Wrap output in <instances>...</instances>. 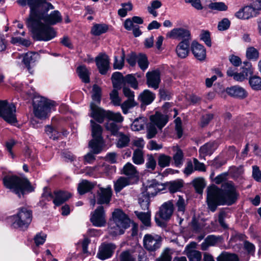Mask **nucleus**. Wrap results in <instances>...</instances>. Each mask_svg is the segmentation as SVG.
<instances>
[{
  "mask_svg": "<svg viewBox=\"0 0 261 261\" xmlns=\"http://www.w3.org/2000/svg\"><path fill=\"white\" fill-rule=\"evenodd\" d=\"M161 6L162 3L160 1H153L150 3V6L147 7V10L150 14H152L154 17H156L158 13L155 9L160 8Z\"/></svg>",
  "mask_w": 261,
  "mask_h": 261,
  "instance_id": "obj_52",
  "label": "nucleus"
},
{
  "mask_svg": "<svg viewBox=\"0 0 261 261\" xmlns=\"http://www.w3.org/2000/svg\"><path fill=\"white\" fill-rule=\"evenodd\" d=\"M93 187V185L90 182L87 180H83L79 184L78 192L81 194H84L90 191Z\"/></svg>",
  "mask_w": 261,
  "mask_h": 261,
  "instance_id": "obj_39",
  "label": "nucleus"
},
{
  "mask_svg": "<svg viewBox=\"0 0 261 261\" xmlns=\"http://www.w3.org/2000/svg\"><path fill=\"white\" fill-rule=\"evenodd\" d=\"M90 221L96 227H102L106 224V219L103 207L98 206L91 214Z\"/></svg>",
  "mask_w": 261,
  "mask_h": 261,
  "instance_id": "obj_13",
  "label": "nucleus"
},
{
  "mask_svg": "<svg viewBox=\"0 0 261 261\" xmlns=\"http://www.w3.org/2000/svg\"><path fill=\"white\" fill-rule=\"evenodd\" d=\"M76 72L83 82L85 83H89L90 72L85 66H79L76 69Z\"/></svg>",
  "mask_w": 261,
  "mask_h": 261,
  "instance_id": "obj_32",
  "label": "nucleus"
},
{
  "mask_svg": "<svg viewBox=\"0 0 261 261\" xmlns=\"http://www.w3.org/2000/svg\"><path fill=\"white\" fill-rule=\"evenodd\" d=\"M246 55L248 59L253 60H257L259 57L258 51L254 47L247 48Z\"/></svg>",
  "mask_w": 261,
  "mask_h": 261,
  "instance_id": "obj_56",
  "label": "nucleus"
},
{
  "mask_svg": "<svg viewBox=\"0 0 261 261\" xmlns=\"http://www.w3.org/2000/svg\"><path fill=\"white\" fill-rule=\"evenodd\" d=\"M139 203L143 210H149L150 204V196L144 192H142L139 196Z\"/></svg>",
  "mask_w": 261,
  "mask_h": 261,
  "instance_id": "obj_37",
  "label": "nucleus"
},
{
  "mask_svg": "<svg viewBox=\"0 0 261 261\" xmlns=\"http://www.w3.org/2000/svg\"><path fill=\"white\" fill-rule=\"evenodd\" d=\"M90 127L92 136L93 138H102L101 137L102 128L99 124L96 123L94 120H91Z\"/></svg>",
  "mask_w": 261,
  "mask_h": 261,
  "instance_id": "obj_33",
  "label": "nucleus"
},
{
  "mask_svg": "<svg viewBox=\"0 0 261 261\" xmlns=\"http://www.w3.org/2000/svg\"><path fill=\"white\" fill-rule=\"evenodd\" d=\"M108 30V25L105 24H95L91 29V33L94 36H99L106 33Z\"/></svg>",
  "mask_w": 261,
  "mask_h": 261,
  "instance_id": "obj_38",
  "label": "nucleus"
},
{
  "mask_svg": "<svg viewBox=\"0 0 261 261\" xmlns=\"http://www.w3.org/2000/svg\"><path fill=\"white\" fill-rule=\"evenodd\" d=\"M110 58L105 54L99 55L95 58V63L99 73L106 74L110 68Z\"/></svg>",
  "mask_w": 261,
  "mask_h": 261,
  "instance_id": "obj_16",
  "label": "nucleus"
},
{
  "mask_svg": "<svg viewBox=\"0 0 261 261\" xmlns=\"http://www.w3.org/2000/svg\"><path fill=\"white\" fill-rule=\"evenodd\" d=\"M16 107L13 103H8L6 100H0V117L11 124L17 122Z\"/></svg>",
  "mask_w": 261,
  "mask_h": 261,
  "instance_id": "obj_7",
  "label": "nucleus"
},
{
  "mask_svg": "<svg viewBox=\"0 0 261 261\" xmlns=\"http://www.w3.org/2000/svg\"><path fill=\"white\" fill-rule=\"evenodd\" d=\"M38 57V54L33 52L27 53L23 56L22 62L30 73H32L31 65H33Z\"/></svg>",
  "mask_w": 261,
  "mask_h": 261,
  "instance_id": "obj_24",
  "label": "nucleus"
},
{
  "mask_svg": "<svg viewBox=\"0 0 261 261\" xmlns=\"http://www.w3.org/2000/svg\"><path fill=\"white\" fill-rule=\"evenodd\" d=\"M48 200H53L56 206H59L67 200L70 197V193L62 191H55L54 194L51 193L44 194Z\"/></svg>",
  "mask_w": 261,
  "mask_h": 261,
  "instance_id": "obj_12",
  "label": "nucleus"
},
{
  "mask_svg": "<svg viewBox=\"0 0 261 261\" xmlns=\"http://www.w3.org/2000/svg\"><path fill=\"white\" fill-rule=\"evenodd\" d=\"M5 186L17 194L19 197L25 192H31L32 186L29 181L24 177L17 176H7L4 178Z\"/></svg>",
  "mask_w": 261,
  "mask_h": 261,
  "instance_id": "obj_4",
  "label": "nucleus"
},
{
  "mask_svg": "<svg viewBox=\"0 0 261 261\" xmlns=\"http://www.w3.org/2000/svg\"><path fill=\"white\" fill-rule=\"evenodd\" d=\"M125 54L123 49L121 50V54L119 58L115 56L113 64L114 68L115 69H121L124 66Z\"/></svg>",
  "mask_w": 261,
  "mask_h": 261,
  "instance_id": "obj_47",
  "label": "nucleus"
},
{
  "mask_svg": "<svg viewBox=\"0 0 261 261\" xmlns=\"http://www.w3.org/2000/svg\"><path fill=\"white\" fill-rule=\"evenodd\" d=\"M115 136L117 138L116 142L117 147L122 148L128 146L130 141V138L128 135L119 132Z\"/></svg>",
  "mask_w": 261,
  "mask_h": 261,
  "instance_id": "obj_31",
  "label": "nucleus"
},
{
  "mask_svg": "<svg viewBox=\"0 0 261 261\" xmlns=\"http://www.w3.org/2000/svg\"><path fill=\"white\" fill-rule=\"evenodd\" d=\"M137 103L135 101V99H127L124 101L122 104L120 103L121 108L123 113L126 114L128 112V110L137 106Z\"/></svg>",
  "mask_w": 261,
  "mask_h": 261,
  "instance_id": "obj_42",
  "label": "nucleus"
},
{
  "mask_svg": "<svg viewBox=\"0 0 261 261\" xmlns=\"http://www.w3.org/2000/svg\"><path fill=\"white\" fill-rule=\"evenodd\" d=\"M133 182V181H131L128 178L125 177H120L118 178L117 181L115 182L114 185L115 190L119 192H120L124 187H126L127 185H129Z\"/></svg>",
  "mask_w": 261,
  "mask_h": 261,
  "instance_id": "obj_36",
  "label": "nucleus"
},
{
  "mask_svg": "<svg viewBox=\"0 0 261 261\" xmlns=\"http://www.w3.org/2000/svg\"><path fill=\"white\" fill-rule=\"evenodd\" d=\"M244 249L247 252V253L251 255H253L255 251V245L248 241H245L243 243Z\"/></svg>",
  "mask_w": 261,
  "mask_h": 261,
  "instance_id": "obj_63",
  "label": "nucleus"
},
{
  "mask_svg": "<svg viewBox=\"0 0 261 261\" xmlns=\"http://www.w3.org/2000/svg\"><path fill=\"white\" fill-rule=\"evenodd\" d=\"M137 62L139 67L143 70H146L148 67V61L145 54H139L138 55Z\"/></svg>",
  "mask_w": 261,
  "mask_h": 261,
  "instance_id": "obj_51",
  "label": "nucleus"
},
{
  "mask_svg": "<svg viewBox=\"0 0 261 261\" xmlns=\"http://www.w3.org/2000/svg\"><path fill=\"white\" fill-rule=\"evenodd\" d=\"M169 38L181 40V41H190L191 40V34L190 31L184 28H174L167 34Z\"/></svg>",
  "mask_w": 261,
  "mask_h": 261,
  "instance_id": "obj_14",
  "label": "nucleus"
},
{
  "mask_svg": "<svg viewBox=\"0 0 261 261\" xmlns=\"http://www.w3.org/2000/svg\"><path fill=\"white\" fill-rule=\"evenodd\" d=\"M175 205L177 207L178 213H180L181 215H183L185 212L186 205L185 199L180 196H179L178 199L176 202Z\"/></svg>",
  "mask_w": 261,
  "mask_h": 261,
  "instance_id": "obj_61",
  "label": "nucleus"
},
{
  "mask_svg": "<svg viewBox=\"0 0 261 261\" xmlns=\"http://www.w3.org/2000/svg\"><path fill=\"white\" fill-rule=\"evenodd\" d=\"M162 238L158 234H146L143 238L144 248L149 251H154L160 248Z\"/></svg>",
  "mask_w": 261,
  "mask_h": 261,
  "instance_id": "obj_11",
  "label": "nucleus"
},
{
  "mask_svg": "<svg viewBox=\"0 0 261 261\" xmlns=\"http://www.w3.org/2000/svg\"><path fill=\"white\" fill-rule=\"evenodd\" d=\"M106 128L110 131L112 135L113 136H116L119 132H118L119 127L114 122H107L105 124Z\"/></svg>",
  "mask_w": 261,
  "mask_h": 261,
  "instance_id": "obj_62",
  "label": "nucleus"
},
{
  "mask_svg": "<svg viewBox=\"0 0 261 261\" xmlns=\"http://www.w3.org/2000/svg\"><path fill=\"white\" fill-rule=\"evenodd\" d=\"M133 161L137 165H141L144 163L143 152L141 149H137L134 151Z\"/></svg>",
  "mask_w": 261,
  "mask_h": 261,
  "instance_id": "obj_50",
  "label": "nucleus"
},
{
  "mask_svg": "<svg viewBox=\"0 0 261 261\" xmlns=\"http://www.w3.org/2000/svg\"><path fill=\"white\" fill-rule=\"evenodd\" d=\"M122 173L127 176L131 181L137 180L139 178V172L137 170L132 163H127L123 167L122 170Z\"/></svg>",
  "mask_w": 261,
  "mask_h": 261,
  "instance_id": "obj_21",
  "label": "nucleus"
},
{
  "mask_svg": "<svg viewBox=\"0 0 261 261\" xmlns=\"http://www.w3.org/2000/svg\"><path fill=\"white\" fill-rule=\"evenodd\" d=\"M116 249V245L113 243H103L101 245L97 253L99 258L105 260L111 257Z\"/></svg>",
  "mask_w": 261,
  "mask_h": 261,
  "instance_id": "obj_17",
  "label": "nucleus"
},
{
  "mask_svg": "<svg viewBox=\"0 0 261 261\" xmlns=\"http://www.w3.org/2000/svg\"><path fill=\"white\" fill-rule=\"evenodd\" d=\"M46 0H27V5L30 9L29 17L27 23L31 30L33 37L39 41H47L56 36L57 33L53 27L41 24L37 21L44 10L54 9V6Z\"/></svg>",
  "mask_w": 261,
  "mask_h": 261,
  "instance_id": "obj_1",
  "label": "nucleus"
},
{
  "mask_svg": "<svg viewBox=\"0 0 261 261\" xmlns=\"http://www.w3.org/2000/svg\"><path fill=\"white\" fill-rule=\"evenodd\" d=\"M243 9L246 19H248L250 18L255 16L256 15L257 12L255 10L253 6H246Z\"/></svg>",
  "mask_w": 261,
  "mask_h": 261,
  "instance_id": "obj_59",
  "label": "nucleus"
},
{
  "mask_svg": "<svg viewBox=\"0 0 261 261\" xmlns=\"http://www.w3.org/2000/svg\"><path fill=\"white\" fill-rule=\"evenodd\" d=\"M183 186V181L182 180H177L171 181L169 183V189L171 193H175L180 189Z\"/></svg>",
  "mask_w": 261,
  "mask_h": 261,
  "instance_id": "obj_58",
  "label": "nucleus"
},
{
  "mask_svg": "<svg viewBox=\"0 0 261 261\" xmlns=\"http://www.w3.org/2000/svg\"><path fill=\"white\" fill-rule=\"evenodd\" d=\"M135 214L144 226L146 227L151 226V212L150 211H147V212L135 211Z\"/></svg>",
  "mask_w": 261,
  "mask_h": 261,
  "instance_id": "obj_29",
  "label": "nucleus"
},
{
  "mask_svg": "<svg viewBox=\"0 0 261 261\" xmlns=\"http://www.w3.org/2000/svg\"><path fill=\"white\" fill-rule=\"evenodd\" d=\"M146 124L145 119L144 117H140L136 119L133 122L131 128L134 131H139L144 128Z\"/></svg>",
  "mask_w": 261,
  "mask_h": 261,
  "instance_id": "obj_43",
  "label": "nucleus"
},
{
  "mask_svg": "<svg viewBox=\"0 0 261 261\" xmlns=\"http://www.w3.org/2000/svg\"><path fill=\"white\" fill-rule=\"evenodd\" d=\"M171 158L165 154L159 155L158 159V165L161 168H165L169 166Z\"/></svg>",
  "mask_w": 261,
  "mask_h": 261,
  "instance_id": "obj_46",
  "label": "nucleus"
},
{
  "mask_svg": "<svg viewBox=\"0 0 261 261\" xmlns=\"http://www.w3.org/2000/svg\"><path fill=\"white\" fill-rule=\"evenodd\" d=\"M113 87L117 89H121L122 86H125L126 83L130 85L134 88L137 89L138 82L135 76L131 74H128L124 77L122 74L119 72H115L112 76Z\"/></svg>",
  "mask_w": 261,
  "mask_h": 261,
  "instance_id": "obj_8",
  "label": "nucleus"
},
{
  "mask_svg": "<svg viewBox=\"0 0 261 261\" xmlns=\"http://www.w3.org/2000/svg\"><path fill=\"white\" fill-rule=\"evenodd\" d=\"M208 8L218 11H226L228 9L227 6L223 2L211 3L208 5Z\"/></svg>",
  "mask_w": 261,
  "mask_h": 261,
  "instance_id": "obj_53",
  "label": "nucleus"
},
{
  "mask_svg": "<svg viewBox=\"0 0 261 261\" xmlns=\"http://www.w3.org/2000/svg\"><path fill=\"white\" fill-rule=\"evenodd\" d=\"M241 71L244 74L246 79L252 75L254 72V68L251 62L245 61L243 62V66L241 67Z\"/></svg>",
  "mask_w": 261,
  "mask_h": 261,
  "instance_id": "obj_44",
  "label": "nucleus"
},
{
  "mask_svg": "<svg viewBox=\"0 0 261 261\" xmlns=\"http://www.w3.org/2000/svg\"><path fill=\"white\" fill-rule=\"evenodd\" d=\"M217 261H239V259L236 254L225 252L217 257Z\"/></svg>",
  "mask_w": 261,
  "mask_h": 261,
  "instance_id": "obj_40",
  "label": "nucleus"
},
{
  "mask_svg": "<svg viewBox=\"0 0 261 261\" xmlns=\"http://www.w3.org/2000/svg\"><path fill=\"white\" fill-rule=\"evenodd\" d=\"M92 99L94 101L99 103L101 98V89L96 85H94L92 89Z\"/></svg>",
  "mask_w": 261,
  "mask_h": 261,
  "instance_id": "obj_60",
  "label": "nucleus"
},
{
  "mask_svg": "<svg viewBox=\"0 0 261 261\" xmlns=\"http://www.w3.org/2000/svg\"><path fill=\"white\" fill-rule=\"evenodd\" d=\"M239 196L236 188L231 181L222 184V189L216 187L208 189L207 202L208 208L215 212L219 205H230L236 202Z\"/></svg>",
  "mask_w": 261,
  "mask_h": 261,
  "instance_id": "obj_2",
  "label": "nucleus"
},
{
  "mask_svg": "<svg viewBox=\"0 0 261 261\" xmlns=\"http://www.w3.org/2000/svg\"><path fill=\"white\" fill-rule=\"evenodd\" d=\"M150 123H152L158 128L161 129L166 124L168 119L167 115L156 112L154 115L150 116Z\"/></svg>",
  "mask_w": 261,
  "mask_h": 261,
  "instance_id": "obj_20",
  "label": "nucleus"
},
{
  "mask_svg": "<svg viewBox=\"0 0 261 261\" xmlns=\"http://www.w3.org/2000/svg\"><path fill=\"white\" fill-rule=\"evenodd\" d=\"M106 119L118 123L122 122L124 119L123 117L121 115L120 113H114L111 111H107Z\"/></svg>",
  "mask_w": 261,
  "mask_h": 261,
  "instance_id": "obj_48",
  "label": "nucleus"
},
{
  "mask_svg": "<svg viewBox=\"0 0 261 261\" xmlns=\"http://www.w3.org/2000/svg\"><path fill=\"white\" fill-rule=\"evenodd\" d=\"M171 253L169 249H166L157 261H171Z\"/></svg>",
  "mask_w": 261,
  "mask_h": 261,
  "instance_id": "obj_64",
  "label": "nucleus"
},
{
  "mask_svg": "<svg viewBox=\"0 0 261 261\" xmlns=\"http://www.w3.org/2000/svg\"><path fill=\"white\" fill-rule=\"evenodd\" d=\"M45 132L48 136L53 140L59 139L61 135L59 131L50 126H46Z\"/></svg>",
  "mask_w": 261,
  "mask_h": 261,
  "instance_id": "obj_54",
  "label": "nucleus"
},
{
  "mask_svg": "<svg viewBox=\"0 0 261 261\" xmlns=\"http://www.w3.org/2000/svg\"><path fill=\"white\" fill-rule=\"evenodd\" d=\"M190 41H181L176 48L177 56L180 58H186L189 51Z\"/></svg>",
  "mask_w": 261,
  "mask_h": 261,
  "instance_id": "obj_26",
  "label": "nucleus"
},
{
  "mask_svg": "<svg viewBox=\"0 0 261 261\" xmlns=\"http://www.w3.org/2000/svg\"><path fill=\"white\" fill-rule=\"evenodd\" d=\"M173 160L176 167H180L183 164L184 153L178 147L176 148V152L173 155Z\"/></svg>",
  "mask_w": 261,
  "mask_h": 261,
  "instance_id": "obj_45",
  "label": "nucleus"
},
{
  "mask_svg": "<svg viewBox=\"0 0 261 261\" xmlns=\"http://www.w3.org/2000/svg\"><path fill=\"white\" fill-rule=\"evenodd\" d=\"M249 83L252 89L255 90H261V78L258 76H251Z\"/></svg>",
  "mask_w": 261,
  "mask_h": 261,
  "instance_id": "obj_49",
  "label": "nucleus"
},
{
  "mask_svg": "<svg viewBox=\"0 0 261 261\" xmlns=\"http://www.w3.org/2000/svg\"><path fill=\"white\" fill-rule=\"evenodd\" d=\"M174 210V204L171 200L164 202L160 207L155 216V221L159 226H162V220H168L171 217Z\"/></svg>",
  "mask_w": 261,
  "mask_h": 261,
  "instance_id": "obj_9",
  "label": "nucleus"
},
{
  "mask_svg": "<svg viewBox=\"0 0 261 261\" xmlns=\"http://www.w3.org/2000/svg\"><path fill=\"white\" fill-rule=\"evenodd\" d=\"M122 8L118 11V14L121 17H124L127 15V12L132 11L133 5L130 2L121 4Z\"/></svg>",
  "mask_w": 261,
  "mask_h": 261,
  "instance_id": "obj_41",
  "label": "nucleus"
},
{
  "mask_svg": "<svg viewBox=\"0 0 261 261\" xmlns=\"http://www.w3.org/2000/svg\"><path fill=\"white\" fill-rule=\"evenodd\" d=\"M111 188H100L98 192L97 203L98 204L108 203L111 200Z\"/></svg>",
  "mask_w": 261,
  "mask_h": 261,
  "instance_id": "obj_22",
  "label": "nucleus"
},
{
  "mask_svg": "<svg viewBox=\"0 0 261 261\" xmlns=\"http://www.w3.org/2000/svg\"><path fill=\"white\" fill-rule=\"evenodd\" d=\"M193 186L197 191L199 193H201L205 187V184L203 178H196L193 181Z\"/></svg>",
  "mask_w": 261,
  "mask_h": 261,
  "instance_id": "obj_55",
  "label": "nucleus"
},
{
  "mask_svg": "<svg viewBox=\"0 0 261 261\" xmlns=\"http://www.w3.org/2000/svg\"><path fill=\"white\" fill-rule=\"evenodd\" d=\"M227 75L229 76L232 77L233 79L238 82H243L247 80L244 74L242 71L240 72L237 71L236 69L229 67L227 71Z\"/></svg>",
  "mask_w": 261,
  "mask_h": 261,
  "instance_id": "obj_34",
  "label": "nucleus"
},
{
  "mask_svg": "<svg viewBox=\"0 0 261 261\" xmlns=\"http://www.w3.org/2000/svg\"><path fill=\"white\" fill-rule=\"evenodd\" d=\"M226 91L228 94L233 97L243 98L247 95V93L244 89L237 86L228 88Z\"/></svg>",
  "mask_w": 261,
  "mask_h": 261,
  "instance_id": "obj_27",
  "label": "nucleus"
},
{
  "mask_svg": "<svg viewBox=\"0 0 261 261\" xmlns=\"http://www.w3.org/2000/svg\"><path fill=\"white\" fill-rule=\"evenodd\" d=\"M218 147V144L215 142H208L201 146L199 149L200 156L211 155Z\"/></svg>",
  "mask_w": 261,
  "mask_h": 261,
  "instance_id": "obj_30",
  "label": "nucleus"
},
{
  "mask_svg": "<svg viewBox=\"0 0 261 261\" xmlns=\"http://www.w3.org/2000/svg\"><path fill=\"white\" fill-rule=\"evenodd\" d=\"M103 144L102 138H93L89 142V147L91 149V152L94 154H98L102 150Z\"/></svg>",
  "mask_w": 261,
  "mask_h": 261,
  "instance_id": "obj_28",
  "label": "nucleus"
},
{
  "mask_svg": "<svg viewBox=\"0 0 261 261\" xmlns=\"http://www.w3.org/2000/svg\"><path fill=\"white\" fill-rule=\"evenodd\" d=\"M12 226L16 228L26 229L32 221V212L26 207L20 208L12 218Z\"/></svg>",
  "mask_w": 261,
  "mask_h": 261,
  "instance_id": "obj_6",
  "label": "nucleus"
},
{
  "mask_svg": "<svg viewBox=\"0 0 261 261\" xmlns=\"http://www.w3.org/2000/svg\"><path fill=\"white\" fill-rule=\"evenodd\" d=\"M192 51L194 56L199 60H203L206 57V51L204 46L197 42L192 44Z\"/></svg>",
  "mask_w": 261,
  "mask_h": 261,
  "instance_id": "obj_23",
  "label": "nucleus"
},
{
  "mask_svg": "<svg viewBox=\"0 0 261 261\" xmlns=\"http://www.w3.org/2000/svg\"><path fill=\"white\" fill-rule=\"evenodd\" d=\"M160 71L156 69L149 71L146 73L147 83L149 87L156 89L161 82Z\"/></svg>",
  "mask_w": 261,
  "mask_h": 261,
  "instance_id": "obj_18",
  "label": "nucleus"
},
{
  "mask_svg": "<svg viewBox=\"0 0 261 261\" xmlns=\"http://www.w3.org/2000/svg\"><path fill=\"white\" fill-rule=\"evenodd\" d=\"M119 89L114 88L113 90L110 93V99L114 106H118L120 105L121 99L119 96L118 90Z\"/></svg>",
  "mask_w": 261,
  "mask_h": 261,
  "instance_id": "obj_57",
  "label": "nucleus"
},
{
  "mask_svg": "<svg viewBox=\"0 0 261 261\" xmlns=\"http://www.w3.org/2000/svg\"><path fill=\"white\" fill-rule=\"evenodd\" d=\"M196 243H191L187 245L184 251L189 261H200L202 257L201 253L195 249Z\"/></svg>",
  "mask_w": 261,
  "mask_h": 261,
  "instance_id": "obj_19",
  "label": "nucleus"
},
{
  "mask_svg": "<svg viewBox=\"0 0 261 261\" xmlns=\"http://www.w3.org/2000/svg\"><path fill=\"white\" fill-rule=\"evenodd\" d=\"M129 219L122 211L115 210L112 214V219L108 228L110 234L112 236L123 234L129 226Z\"/></svg>",
  "mask_w": 261,
  "mask_h": 261,
  "instance_id": "obj_3",
  "label": "nucleus"
},
{
  "mask_svg": "<svg viewBox=\"0 0 261 261\" xmlns=\"http://www.w3.org/2000/svg\"><path fill=\"white\" fill-rule=\"evenodd\" d=\"M140 100L145 105L151 103L155 98V94L148 90H145L139 96Z\"/></svg>",
  "mask_w": 261,
  "mask_h": 261,
  "instance_id": "obj_35",
  "label": "nucleus"
},
{
  "mask_svg": "<svg viewBox=\"0 0 261 261\" xmlns=\"http://www.w3.org/2000/svg\"><path fill=\"white\" fill-rule=\"evenodd\" d=\"M107 111L98 107L93 102L90 105V116L99 123L103 122L107 118Z\"/></svg>",
  "mask_w": 261,
  "mask_h": 261,
  "instance_id": "obj_15",
  "label": "nucleus"
},
{
  "mask_svg": "<svg viewBox=\"0 0 261 261\" xmlns=\"http://www.w3.org/2000/svg\"><path fill=\"white\" fill-rule=\"evenodd\" d=\"M162 186L156 180L153 179L148 182L146 186V191L143 192L150 196H154L161 190Z\"/></svg>",
  "mask_w": 261,
  "mask_h": 261,
  "instance_id": "obj_25",
  "label": "nucleus"
},
{
  "mask_svg": "<svg viewBox=\"0 0 261 261\" xmlns=\"http://www.w3.org/2000/svg\"><path fill=\"white\" fill-rule=\"evenodd\" d=\"M48 11L45 9L41 14L37 20L39 23L51 27L50 25H55L62 21V15L59 11L54 10L49 14L47 13Z\"/></svg>",
  "mask_w": 261,
  "mask_h": 261,
  "instance_id": "obj_10",
  "label": "nucleus"
},
{
  "mask_svg": "<svg viewBox=\"0 0 261 261\" xmlns=\"http://www.w3.org/2000/svg\"><path fill=\"white\" fill-rule=\"evenodd\" d=\"M55 102L43 97H36L33 101V113L36 117L45 119L54 109Z\"/></svg>",
  "mask_w": 261,
  "mask_h": 261,
  "instance_id": "obj_5",
  "label": "nucleus"
}]
</instances>
